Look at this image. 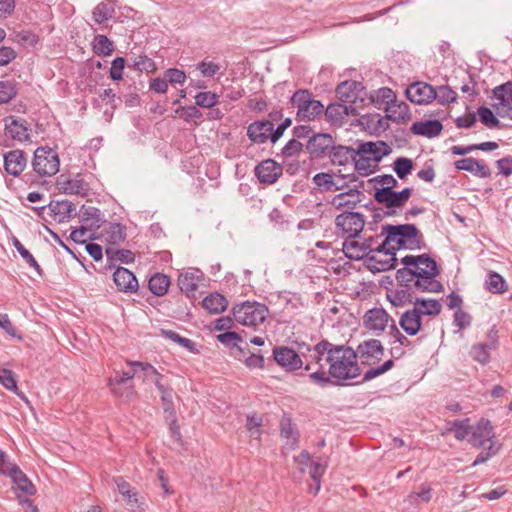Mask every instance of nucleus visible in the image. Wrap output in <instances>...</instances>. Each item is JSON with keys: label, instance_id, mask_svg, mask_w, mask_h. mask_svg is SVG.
Instances as JSON below:
<instances>
[{"label": "nucleus", "instance_id": "obj_13", "mask_svg": "<svg viewBox=\"0 0 512 512\" xmlns=\"http://www.w3.org/2000/svg\"><path fill=\"white\" fill-rule=\"evenodd\" d=\"M56 186L64 194L85 196L89 191V185L84 181L80 174L73 177L60 175L57 178Z\"/></svg>", "mask_w": 512, "mask_h": 512}, {"label": "nucleus", "instance_id": "obj_49", "mask_svg": "<svg viewBox=\"0 0 512 512\" xmlns=\"http://www.w3.org/2000/svg\"><path fill=\"white\" fill-rule=\"evenodd\" d=\"M486 284L491 293L502 294L507 290L506 281L496 272L489 273Z\"/></svg>", "mask_w": 512, "mask_h": 512}, {"label": "nucleus", "instance_id": "obj_23", "mask_svg": "<svg viewBox=\"0 0 512 512\" xmlns=\"http://www.w3.org/2000/svg\"><path fill=\"white\" fill-rule=\"evenodd\" d=\"M358 106H353L349 104H341V103H333L330 104L325 110V115L327 119L333 124H342L345 118L349 115L357 116L359 112L357 111Z\"/></svg>", "mask_w": 512, "mask_h": 512}, {"label": "nucleus", "instance_id": "obj_40", "mask_svg": "<svg viewBox=\"0 0 512 512\" xmlns=\"http://www.w3.org/2000/svg\"><path fill=\"white\" fill-rule=\"evenodd\" d=\"M114 14L115 7L113 3L101 2L94 8L92 18L96 23L102 24L105 21L112 19Z\"/></svg>", "mask_w": 512, "mask_h": 512}, {"label": "nucleus", "instance_id": "obj_4", "mask_svg": "<svg viewBox=\"0 0 512 512\" xmlns=\"http://www.w3.org/2000/svg\"><path fill=\"white\" fill-rule=\"evenodd\" d=\"M290 101L297 110L296 120L298 122L313 121L324 112V105L314 99L308 90H297L292 95Z\"/></svg>", "mask_w": 512, "mask_h": 512}, {"label": "nucleus", "instance_id": "obj_24", "mask_svg": "<svg viewBox=\"0 0 512 512\" xmlns=\"http://www.w3.org/2000/svg\"><path fill=\"white\" fill-rule=\"evenodd\" d=\"M113 280L120 291L134 293L138 290V281L127 268L117 267L113 273Z\"/></svg>", "mask_w": 512, "mask_h": 512}, {"label": "nucleus", "instance_id": "obj_28", "mask_svg": "<svg viewBox=\"0 0 512 512\" xmlns=\"http://www.w3.org/2000/svg\"><path fill=\"white\" fill-rule=\"evenodd\" d=\"M5 135L13 140L23 142L29 139L26 122L9 117L5 120Z\"/></svg>", "mask_w": 512, "mask_h": 512}, {"label": "nucleus", "instance_id": "obj_58", "mask_svg": "<svg viewBox=\"0 0 512 512\" xmlns=\"http://www.w3.org/2000/svg\"><path fill=\"white\" fill-rule=\"evenodd\" d=\"M495 99L498 102L512 103V82L504 83L493 90Z\"/></svg>", "mask_w": 512, "mask_h": 512}, {"label": "nucleus", "instance_id": "obj_17", "mask_svg": "<svg viewBox=\"0 0 512 512\" xmlns=\"http://www.w3.org/2000/svg\"><path fill=\"white\" fill-rule=\"evenodd\" d=\"M412 194L411 188H404L400 192L394 190H384L383 192H375L374 199L381 204H384L388 209L401 208L409 200Z\"/></svg>", "mask_w": 512, "mask_h": 512}, {"label": "nucleus", "instance_id": "obj_21", "mask_svg": "<svg viewBox=\"0 0 512 512\" xmlns=\"http://www.w3.org/2000/svg\"><path fill=\"white\" fill-rule=\"evenodd\" d=\"M273 123L269 120L255 121L247 127V136L253 143L263 144L271 140Z\"/></svg>", "mask_w": 512, "mask_h": 512}, {"label": "nucleus", "instance_id": "obj_43", "mask_svg": "<svg viewBox=\"0 0 512 512\" xmlns=\"http://www.w3.org/2000/svg\"><path fill=\"white\" fill-rule=\"evenodd\" d=\"M368 248V241L362 244H359L357 241H346L343 244V250L345 251L346 255L351 259H361L365 257L367 255Z\"/></svg>", "mask_w": 512, "mask_h": 512}, {"label": "nucleus", "instance_id": "obj_8", "mask_svg": "<svg viewBox=\"0 0 512 512\" xmlns=\"http://www.w3.org/2000/svg\"><path fill=\"white\" fill-rule=\"evenodd\" d=\"M356 360L362 365L372 366L378 363L384 355V347L377 339H368L361 342L354 350Z\"/></svg>", "mask_w": 512, "mask_h": 512}, {"label": "nucleus", "instance_id": "obj_64", "mask_svg": "<svg viewBox=\"0 0 512 512\" xmlns=\"http://www.w3.org/2000/svg\"><path fill=\"white\" fill-rule=\"evenodd\" d=\"M478 115L480 117V121L486 125L487 127H495L499 124V120L495 117L492 110L481 106L478 109Z\"/></svg>", "mask_w": 512, "mask_h": 512}, {"label": "nucleus", "instance_id": "obj_63", "mask_svg": "<svg viewBox=\"0 0 512 512\" xmlns=\"http://www.w3.org/2000/svg\"><path fill=\"white\" fill-rule=\"evenodd\" d=\"M13 41L24 46H34L38 42V38L34 33L23 30L14 34Z\"/></svg>", "mask_w": 512, "mask_h": 512}, {"label": "nucleus", "instance_id": "obj_62", "mask_svg": "<svg viewBox=\"0 0 512 512\" xmlns=\"http://www.w3.org/2000/svg\"><path fill=\"white\" fill-rule=\"evenodd\" d=\"M134 68L139 71H145L147 73L153 72L156 69L154 61L146 55H139L135 58Z\"/></svg>", "mask_w": 512, "mask_h": 512}, {"label": "nucleus", "instance_id": "obj_46", "mask_svg": "<svg viewBox=\"0 0 512 512\" xmlns=\"http://www.w3.org/2000/svg\"><path fill=\"white\" fill-rule=\"evenodd\" d=\"M161 334L166 339H169V340H171V341H173L175 343H178L180 346H182L183 348H185L189 352H192V353H197L198 352V350L196 348V345H195V343L192 340L180 336L175 331L162 329L161 330Z\"/></svg>", "mask_w": 512, "mask_h": 512}, {"label": "nucleus", "instance_id": "obj_20", "mask_svg": "<svg viewBox=\"0 0 512 512\" xmlns=\"http://www.w3.org/2000/svg\"><path fill=\"white\" fill-rule=\"evenodd\" d=\"M255 175L261 183L272 184L282 175V168L274 160L267 159L255 167Z\"/></svg>", "mask_w": 512, "mask_h": 512}, {"label": "nucleus", "instance_id": "obj_56", "mask_svg": "<svg viewBox=\"0 0 512 512\" xmlns=\"http://www.w3.org/2000/svg\"><path fill=\"white\" fill-rule=\"evenodd\" d=\"M394 171L400 179L406 178L413 169V162L409 158L399 157L394 161Z\"/></svg>", "mask_w": 512, "mask_h": 512}, {"label": "nucleus", "instance_id": "obj_45", "mask_svg": "<svg viewBox=\"0 0 512 512\" xmlns=\"http://www.w3.org/2000/svg\"><path fill=\"white\" fill-rule=\"evenodd\" d=\"M127 364L135 368L136 375L141 372L142 376L138 375V377H142L144 382L152 381L154 375L157 374V370L154 366L147 362L140 361H128Z\"/></svg>", "mask_w": 512, "mask_h": 512}, {"label": "nucleus", "instance_id": "obj_29", "mask_svg": "<svg viewBox=\"0 0 512 512\" xmlns=\"http://www.w3.org/2000/svg\"><path fill=\"white\" fill-rule=\"evenodd\" d=\"M454 165L456 169L470 172L480 178H488L491 175L490 169L485 164L472 157L457 160Z\"/></svg>", "mask_w": 512, "mask_h": 512}, {"label": "nucleus", "instance_id": "obj_7", "mask_svg": "<svg viewBox=\"0 0 512 512\" xmlns=\"http://www.w3.org/2000/svg\"><path fill=\"white\" fill-rule=\"evenodd\" d=\"M335 225L347 239H354L363 231L365 218L359 212L344 211L335 218Z\"/></svg>", "mask_w": 512, "mask_h": 512}, {"label": "nucleus", "instance_id": "obj_31", "mask_svg": "<svg viewBox=\"0 0 512 512\" xmlns=\"http://www.w3.org/2000/svg\"><path fill=\"white\" fill-rule=\"evenodd\" d=\"M329 157L333 165L345 166L355 160V157H357V150L348 146L333 145L329 153Z\"/></svg>", "mask_w": 512, "mask_h": 512}, {"label": "nucleus", "instance_id": "obj_60", "mask_svg": "<svg viewBox=\"0 0 512 512\" xmlns=\"http://www.w3.org/2000/svg\"><path fill=\"white\" fill-rule=\"evenodd\" d=\"M457 94L449 86H439L436 90V99L440 104H449L456 100Z\"/></svg>", "mask_w": 512, "mask_h": 512}, {"label": "nucleus", "instance_id": "obj_15", "mask_svg": "<svg viewBox=\"0 0 512 512\" xmlns=\"http://www.w3.org/2000/svg\"><path fill=\"white\" fill-rule=\"evenodd\" d=\"M495 432L489 420L481 419L475 426H472L471 436L468 438V442L477 448L484 447L488 442L494 441Z\"/></svg>", "mask_w": 512, "mask_h": 512}, {"label": "nucleus", "instance_id": "obj_41", "mask_svg": "<svg viewBox=\"0 0 512 512\" xmlns=\"http://www.w3.org/2000/svg\"><path fill=\"white\" fill-rule=\"evenodd\" d=\"M169 285V278L160 273L153 275L148 282L149 290L156 296L165 295L168 291Z\"/></svg>", "mask_w": 512, "mask_h": 512}, {"label": "nucleus", "instance_id": "obj_11", "mask_svg": "<svg viewBox=\"0 0 512 512\" xmlns=\"http://www.w3.org/2000/svg\"><path fill=\"white\" fill-rule=\"evenodd\" d=\"M336 94L343 103L357 106V102H363L366 92L363 85L357 81H344L336 88Z\"/></svg>", "mask_w": 512, "mask_h": 512}, {"label": "nucleus", "instance_id": "obj_27", "mask_svg": "<svg viewBox=\"0 0 512 512\" xmlns=\"http://www.w3.org/2000/svg\"><path fill=\"white\" fill-rule=\"evenodd\" d=\"M26 158L21 150H13L4 155V169L12 175H20L26 167Z\"/></svg>", "mask_w": 512, "mask_h": 512}, {"label": "nucleus", "instance_id": "obj_12", "mask_svg": "<svg viewBox=\"0 0 512 512\" xmlns=\"http://www.w3.org/2000/svg\"><path fill=\"white\" fill-rule=\"evenodd\" d=\"M405 95L412 103L428 104L436 99V89L426 82L417 81L406 88Z\"/></svg>", "mask_w": 512, "mask_h": 512}, {"label": "nucleus", "instance_id": "obj_52", "mask_svg": "<svg viewBox=\"0 0 512 512\" xmlns=\"http://www.w3.org/2000/svg\"><path fill=\"white\" fill-rule=\"evenodd\" d=\"M396 280L400 283L402 288L415 290V278L412 274L410 266L398 269L396 272Z\"/></svg>", "mask_w": 512, "mask_h": 512}, {"label": "nucleus", "instance_id": "obj_48", "mask_svg": "<svg viewBox=\"0 0 512 512\" xmlns=\"http://www.w3.org/2000/svg\"><path fill=\"white\" fill-rule=\"evenodd\" d=\"M312 181L317 187L325 191H338L340 189V187L335 184L333 176L330 173H317L314 175Z\"/></svg>", "mask_w": 512, "mask_h": 512}, {"label": "nucleus", "instance_id": "obj_36", "mask_svg": "<svg viewBox=\"0 0 512 512\" xmlns=\"http://www.w3.org/2000/svg\"><path fill=\"white\" fill-rule=\"evenodd\" d=\"M360 195L361 192L359 190L350 189L347 192L337 194L333 198L332 204L338 209L342 207L354 208L356 204L360 202Z\"/></svg>", "mask_w": 512, "mask_h": 512}, {"label": "nucleus", "instance_id": "obj_55", "mask_svg": "<svg viewBox=\"0 0 512 512\" xmlns=\"http://www.w3.org/2000/svg\"><path fill=\"white\" fill-rule=\"evenodd\" d=\"M394 366V361L389 359L385 361L382 365H379L377 367L370 368L367 370L362 378L361 382H368L384 373L389 371Z\"/></svg>", "mask_w": 512, "mask_h": 512}, {"label": "nucleus", "instance_id": "obj_22", "mask_svg": "<svg viewBox=\"0 0 512 512\" xmlns=\"http://www.w3.org/2000/svg\"><path fill=\"white\" fill-rule=\"evenodd\" d=\"M202 278L203 273L199 269H189L182 272L178 277L179 288L188 297H192L195 295Z\"/></svg>", "mask_w": 512, "mask_h": 512}, {"label": "nucleus", "instance_id": "obj_39", "mask_svg": "<svg viewBox=\"0 0 512 512\" xmlns=\"http://www.w3.org/2000/svg\"><path fill=\"white\" fill-rule=\"evenodd\" d=\"M354 168L361 176H369L378 169L379 164L366 155H357L355 157Z\"/></svg>", "mask_w": 512, "mask_h": 512}, {"label": "nucleus", "instance_id": "obj_16", "mask_svg": "<svg viewBox=\"0 0 512 512\" xmlns=\"http://www.w3.org/2000/svg\"><path fill=\"white\" fill-rule=\"evenodd\" d=\"M393 321V318L383 308H373L364 315L365 327L375 334L383 332Z\"/></svg>", "mask_w": 512, "mask_h": 512}, {"label": "nucleus", "instance_id": "obj_53", "mask_svg": "<svg viewBox=\"0 0 512 512\" xmlns=\"http://www.w3.org/2000/svg\"><path fill=\"white\" fill-rule=\"evenodd\" d=\"M492 348V345L491 344H487V343H481V344H477V345H474L470 351V355L471 357L481 363V364H485L489 361V350Z\"/></svg>", "mask_w": 512, "mask_h": 512}, {"label": "nucleus", "instance_id": "obj_37", "mask_svg": "<svg viewBox=\"0 0 512 512\" xmlns=\"http://www.w3.org/2000/svg\"><path fill=\"white\" fill-rule=\"evenodd\" d=\"M105 253L110 266H114L116 262L129 264L135 260L134 253L128 249L107 248Z\"/></svg>", "mask_w": 512, "mask_h": 512}, {"label": "nucleus", "instance_id": "obj_34", "mask_svg": "<svg viewBox=\"0 0 512 512\" xmlns=\"http://www.w3.org/2000/svg\"><path fill=\"white\" fill-rule=\"evenodd\" d=\"M385 112L387 118L395 122L408 120L411 116L409 106L405 102L397 101L396 98L385 107Z\"/></svg>", "mask_w": 512, "mask_h": 512}, {"label": "nucleus", "instance_id": "obj_44", "mask_svg": "<svg viewBox=\"0 0 512 512\" xmlns=\"http://www.w3.org/2000/svg\"><path fill=\"white\" fill-rule=\"evenodd\" d=\"M105 238L111 245L119 244L126 238V229L119 223L110 224L105 230Z\"/></svg>", "mask_w": 512, "mask_h": 512}, {"label": "nucleus", "instance_id": "obj_25", "mask_svg": "<svg viewBox=\"0 0 512 512\" xmlns=\"http://www.w3.org/2000/svg\"><path fill=\"white\" fill-rule=\"evenodd\" d=\"M8 476L12 479V489L16 492V495L32 496L36 493L35 486L18 466Z\"/></svg>", "mask_w": 512, "mask_h": 512}, {"label": "nucleus", "instance_id": "obj_38", "mask_svg": "<svg viewBox=\"0 0 512 512\" xmlns=\"http://www.w3.org/2000/svg\"><path fill=\"white\" fill-rule=\"evenodd\" d=\"M228 305L226 298L219 293H212L203 300V307L212 314L223 312Z\"/></svg>", "mask_w": 512, "mask_h": 512}, {"label": "nucleus", "instance_id": "obj_10", "mask_svg": "<svg viewBox=\"0 0 512 512\" xmlns=\"http://www.w3.org/2000/svg\"><path fill=\"white\" fill-rule=\"evenodd\" d=\"M272 354L274 361L286 372H294L303 366L302 358L292 348L275 346Z\"/></svg>", "mask_w": 512, "mask_h": 512}, {"label": "nucleus", "instance_id": "obj_30", "mask_svg": "<svg viewBox=\"0 0 512 512\" xmlns=\"http://www.w3.org/2000/svg\"><path fill=\"white\" fill-rule=\"evenodd\" d=\"M400 327L409 335H416L421 329V314L418 309L405 311L399 319Z\"/></svg>", "mask_w": 512, "mask_h": 512}, {"label": "nucleus", "instance_id": "obj_18", "mask_svg": "<svg viewBox=\"0 0 512 512\" xmlns=\"http://www.w3.org/2000/svg\"><path fill=\"white\" fill-rule=\"evenodd\" d=\"M357 155H366L375 162L379 164V162L386 156H388L392 149L391 147L384 141H368L362 142L358 145Z\"/></svg>", "mask_w": 512, "mask_h": 512}, {"label": "nucleus", "instance_id": "obj_9", "mask_svg": "<svg viewBox=\"0 0 512 512\" xmlns=\"http://www.w3.org/2000/svg\"><path fill=\"white\" fill-rule=\"evenodd\" d=\"M135 376V368H133V372H116L114 377L108 379L107 385L114 396L129 400L135 393L134 386L131 384V381Z\"/></svg>", "mask_w": 512, "mask_h": 512}, {"label": "nucleus", "instance_id": "obj_42", "mask_svg": "<svg viewBox=\"0 0 512 512\" xmlns=\"http://www.w3.org/2000/svg\"><path fill=\"white\" fill-rule=\"evenodd\" d=\"M390 303L395 306H404L405 304H414L415 298L410 293V289L401 288L391 291L387 295Z\"/></svg>", "mask_w": 512, "mask_h": 512}, {"label": "nucleus", "instance_id": "obj_47", "mask_svg": "<svg viewBox=\"0 0 512 512\" xmlns=\"http://www.w3.org/2000/svg\"><path fill=\"white\" fill-rule=\"evenodd\" d=\"M396 95L394 91L388 87H382L375 91L374 95H371V100L378 106H389L393 100H395Z\"/></svg>", "mask_w": 512, "mask_h": 512}, {"label": "nucleus", "instance_id": "obj_6", "mask_svg": "<svg viewBox=\"0 0 512 512\" xmlns=\"http://www.w3.org/2000/svg\"><path fill=\"white\" fill-rule=\"evenodd\" d=\"M33 169L40 176H53L59 171V157L51 148L39 147L34 152Z\"/></svg>", "mask_w": 512, "mask_h": 512}, {"label": "nucleus", "instance_id": "obj_33", "mask_svg": "<svg viewBox=\"0 0 512 512\" xmlns=\"http://www.w3.org/2000/svg\"><path fill=\"white\" fill-rule=\"evenodd\" d=\"M442 129L443 126L438 120L419 121L413 123L411 126L412 133L429 138L438 136Z\"/></svg>", "mask_w": 512, "mask_h": 512}, {"label": "nucleus", "instance_id": "obj_2", "mask_svg": "<svg viewBox=\"0 0 512 512\" xmlns=\"http://www.w3.org/2000/svg\"><path fill=\"white\" fill-rule=\"evenodd\" d=\"M401 263L410 266L415 278V291L440 293L444 290L442 283L437 280L440 273L437 263L428 254L406 255Z\"/></svg>", "mask_w": 512, "mask_h": 512}, {"label": "nucleus", "instance_id": "obj_5", "mask_svg": "<svg viewBox=\"0 0 512 512\" xmlns=\"http://www.w3.org/2000/svg\"><path fill=\"white\" fill-rule=\"evenodd\" d=\"M233 316L241 325L256 327L262 324L268 316V308L259 302L246 301L233 308Z\"/></svg>", "mask_w": 512, "mask_h": 512}, {"label": "nucleus", "instance_id": "obj_26", "mask_svg": "<svg viewBox=\"0 0 512 512\" xmlns=\"http://www.w3.org/2000/svg\"><path fill=\"white\" fill-rule=\"evenodd\" d=\"M49 211L53 216L54 220L58 223L68 221L73 217L76 207L68 200H55L48 204Z\"/></svg>", "mask_w": 512, "mask_h": 512}, {"label": "nucleus", "instance_id": "obj_35", "mask_svg": "<svg viewBox=\"0 0 512 512\" xmlns=\"http://www.w3.org/2000/svg\"><path fill=\"white\" fill-rule=\"evenodd\" d=\"M413 305V308L418 309L421 316H435L438 315L442 309L440 302L436 299H423L415 297Z\"/></svg>", "mask_w": 512, "mask_h": 512}, {"label": "nucleus", "instance_id": "obj_1", "mask_svg": "<svg viewBox=\"0 0 512 512\" xmlns=\"http://www.w3.org/2000/svg\"><path fill=\"white\" fill-rule=\"evenodd\" d=\"M317 353H327L325 360L329 364V376L337 381H347L360 376L361 370L352 348L322 340L317 343Z\"/></svg>", "mask_w": 512, "mask_h": 512}, {"label": "nucleus", "instance_id": "obj_19", "mask_svg": "<svg viewBox=\"0 0 512 512\" xmlns=\"http://www.w3.org/2000/svg\"><path fill=\"white\" fill-rule=\"evenodd\" d=\"M395 247L392 250H387L384 255L370 254L367 257V266L371 271L381 272L395 268L397 261L395 255Z\"/></svg>", "mask_w": 512, "mask_h": 512}, {"label": "nucleus", "instance_id": "obj_61", "mask_svg": "<svg viewBox=\"0 0 512 512\" xmlns=\"http://www.w3.org/2000/svg\"><path fill=\"white\" fill-rule=\"evenodd\" d=\"M197 69L203 77H213L220 71L221 66L213 61L203 60L198 63Z\"/></svg>", "mask_w": 512, "mask_h": 512}, {"label": "nucleus", "instance_id": "obj_57", "mask_svg": "<svg viewBox=\"0 0 512 512\" xmlns=\"http://www.w3.org/2000/svg\"><path fill=\"white\" fill-rule=\"evenodd\" d=\"M82 222H89L90 226H100L101 222V212L99 209L89 206H82V214H81Z\"/></svg>", "mask_w": 512, "mask_h": 512}, {"label": "nucleus", "instance_id": "obj_3", "mask_svg": "<svg viewBox=\"0 0 512 512\" xmlns=\"http://www.w3.org/2000/svg\"><path fill=\"white\" fill-rule=\"evenodd\" d=\"M382 234L386 235V242H393L397 249H421L424 242L423 234L414 224L385 225Z\"/></svg>", "mask_w": 512, "mask_h": 512}, {"label": "nucleus", "instance_id": "obj_50", "mask_svg": "<svg viewBox=\"0 0 512 512\" xmlns=\"http://www.w3.org/2000/svg\"><path fill=\"white\" fill-rule=\"evenodd\" d=\"M93 50L97 55L108 56L113 52V44L105 35H96Z\"/></svg>", "mask_w": 512, "mask_h": 512}, {"label": "nucleus", "instance_id": "obj_59", "mask_svg": "<svg viewBox=\"0 0 512 512\" xmlns=\"http://www.w3.org/2000/svg\"><path fill=\"white\" fill-rule=\"evenodd\" d=\"M15 85L10 81H0V104L8 103L16 96Z\"/></svg>", "mask_w": 512, "mask_h": 512}, {"label": "nucleus", "instance_id": "obj_14", "mask_svg": "<svg viewBox=\"0 0 512 512\" xmlns=\"http://www.w3.org/2000/svg\"><path fill=\"white\" fill-rule=\"evenodd\" d=\"M333 145L334 139L330 134L316 133L309 138L306 150L313 158H323L330 153Z\"/></svg>", "mask_w": 512, "mask_h": 512}, {"label": "nucleus", "instance_id": "obj_51", "mask_svg": "<svg viewBox=\"0 0 512 512\" xmlns=\"http://www.w3.org/2000/svg\"><path fill=\"white\" fill-rule=\"evenodd\" d=\"M13 244L18 253L21 255V257L26 261V263L31 268H33L38 273V275L41 276L43 274L42 269L38 262L33 257V255L21 244V242L18 239H15Z\"/></svg>", "mask_w": 512, "mask_h": 512}, {"label": "nucleus", "instance_id": "obj_32", "mask_svg": "<svg viewBox=\"0 0 512 512\" xmlns=\"http://www.w3.org/2000/svg\"><path fill=\"white\" fill-rule=\"evenodd\" d=\"M472 426L470 425V419H457L447 422L446 429L442 432V435L447 433H454V437L458 441H463L471 436Z\"/></svg>", "mask_w": 512, "mask_h": 512}, {"label": "nucleus", "instance_id": "obj_54", "mask_svg": "<svg viewBox=\"0 0 512 512\" xmlns=\"http://www.w3.org/2000/svg\"><path fill=\"white\" fill-rule=\"evenodd\" d=\"M195 103L201 108H212L219 101V96L216 93L207 91L199 92L195 95Z\"/></svg>", "mask_w": 512, "mask_h": 512}]
</instances>
